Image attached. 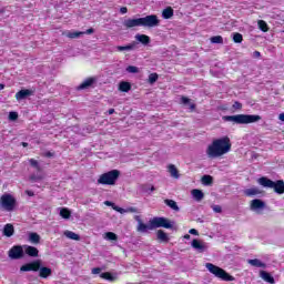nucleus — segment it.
Listing matches in <instances>:
<instances>
[{
  "label": "nucleus",
  "mask_w": 284,
  "mask_h": 284,
  "mask_svg": "<svg viewBox=\"0 0 284 284\" xmlns=\"http://www.w3.org/2000/svg\"><path fill=\"white\" fill-rule=\"evenodd\" d=\"M278 119H280V121H283V122H284V113H281V114L278 115Z\"/></svg>",
  "instance_id": "obj_59"
},
{
  "label": "nucleus",
  "mask_w": 284,
  "mask_h": 284,
  "mask_svg": "<svg viewBox=\"0 0 284 284\" xmlns=\"http://www.w3.org/2000/svg\"><path fill=\"white\" fill-rule=\"evenodd\" d=\"M223 121L236 123L237 125H247L250 123H256L261 121V115L252 114H236V115H224Z\"/></svg>",
  "instance_id": "obj_3"
},
{
  "label": "nucleus",
  "mask_w": 284,
  "mask_h": 284,
  "mask_svg": "<svg viewBox=\"0 0 284 284\" xmlns=\"http://www.w3.org/2000/svg\"><path fill=\"white\" fill-rule=\"evenodd\" d=\"M253 57H254V59H260L261 58V52L260 51H254Z\"/></svg>",
  "instance_id": "obj_55"
},
{
  "label": "nucleus",
  "mask_w": 284,
  "mask_h": 284,
  "mask_svg": "<svg viewBox=\"0 0 284 284\" xmlns=\"http://www.w3.org/2000/svg\"><path fill=\"white\" fill-rule=\"evenodd\" d=\"M184 239H185L186 241H190V239H191L190 234H185V235H184Z\"/></svg>",
  "instance_id": "obj_62"
},
{
  "label": "nucleus",
  "mask_w": 284,
  "mask_h": 284,
  "mask_svg": "<svg viewBox=\"0 0 284 284\" xmlns=\"http://www.w3.org/2000/svg\"><path fill=\"white\" fill-rule=\"evenodd\" d=\"M108 113L109 114H114V109H109Z\"/></svg>",
  "instance_id": "obj_63"
},
{
  "label": "nucleus",
  "mask_w": 284,
  "mask_h": 284,
  "mask_svg": "<svg viewBox=\"0 0 284 284\" xmlns=\"http://www.w3.org/2000/svg\"><path fill=\"white\" fill-rule=\"evenodd\" d=\"M211 43H223V37L214 36L211 38Z\"/></svg>",
  "instance_id": "obj_44"
},
{
  "label": "nucleus",
  "mask_w": 284,
  "mask_h": 284,
  "mask_svg": "<svg viewBox=\"0 0 284 284\" xmlns=\"http://www.w3.org/2000/svg\"><path fill=\"white\" fill-rule=\"evenodd\" d=\"M212 210L215 214H221V212H223V207H221V205H213Z\"/></svg>",
  "instance_id": "obj_48"
},
{
  "label": "nucleus",
  "mask_w": 284,
  "mask_h": 284,
  "mask_svg": "<svg viewBox=\"0 0 284 284\" xmlns=\"http://www.w3.org/2000/svg\"><path fill=\"white\" fill-rule=\"evenodd\" d=\"M135 39L140 42L143 43V45H148L150 43V38L145 34H138Z\"/></svg>",
  "instance_id": "obj_31"
},
{
  "label": "nucleus",
  "mask_w": 284,
  "mask_h": 284,
  "mask_svg": "<svg viewBox=\"0 0 284 284\" xmlns=\"http://www.w3.org/2000/svg\"><path fill=\"white\" fill-rule=\"evenodd\" d=\"M161 21L156 14L146 16L144 18L136 19H126L123 22L124 28H139V26H143L144 28H156Z\"/></svg>",
  "instance_id": "obj_2"
},
{
  "label": "nucleus",
  "mask_w": 284,
  "mask_h": 284,
  "mask_svg": "<svg viewBox=\"0 0 284 284\" xmlns=\"http://www.w3.org/2000/svg\"><path fill=\"white\" fill-rule=\"evenodd\" d=\"M233 110H243V104L239 101H235L232 105Z\"/></svg>",
  "instance_id": "obj_47"
},
{
  "label": "nucleus",
  "mask_w": 284,
  "mask_h": 284,
  "mask_svg": "<svg viewBox=\"0 0 284 284\" xmlns=\"http://www.w3.org/2000/svg\"><path fill=\"white\" fill-rule=\"evenodd\" d=\"M191 245L194 250H199L200 252H205V250H207V245H205V243L196 239L192 241Z\"/></svg>",
  "instance_id": "obj_16"
},
{
  "label": "nucleus",
  "mask_w": 284,
  "mask_h": 284,
  "mask_svg": "<svg viewBox=\"0 0 284 284\" xmlns=\"http://www.w3.org/2000/svg\"><path fill=\"white\" fill-rule=\"evenodd\" d=\"M234 43H243V34L235 32L233 33Z\"/></svg>",
  "instance_id": "obj_38"
},
{
  "label": "nucleus",
  "mask_w": 284,
  "mask_h": 284,
  "mask_svg": "<svg viewBox=\"0 0 284 284\" xmlns=\"http://www.w3.org/2000/svg\"><path fill=\"white\" fill-rule=\"evenodd\" d=\"M41 270V260H36L20 267V272H39Z\"/></svg>",
  "instance_id": "obj_10"
},
{
  "label": "nucleus",
  "mask_w": 284,
  "mask_h": 284,
  "mask_svg": "<svg viewBox=\"0 0 284 284\" xmlns=\"http://www.w3.org/2000/svg\"><path fill=\"white\" fill-rule=\"evenodd\" d=\"M60 216H62V219H70V216H72V213L68 209H61Z\"/></svg>",
  "instance_id": "obj_37"
},
{
  "label": "nucleus",
  "mask_w": 284,
  "mask_h": 284,
  "mask_svg": "<svg viewBox=\"0 0 284 284\" xmlns=\"http://www.w3.org/2000/svg\"><path fill=\"white\" fill-rule=\"evenodd\" d=\"M258 185H262V187H267L270 190H274L275 194H284V181L277 180L272 181L267 176H262L257 180Z\"/></svg>",
  "instance_id": "obj_5"
},
{
  "label": "nucleus",
  "mask_w": 284,
  "mask_h": 284,
  "mask_svg": "<svg viewBox=\"0 0 284 284\" xmlns=\"http://www.w3.org/2000/svg\"><path fill=\"white\" fill-rule=\"evenodd\" d=\"M95 81L97 79L94 78H88L84 82L78 85L77 90H88V88H92V85H94Z\"/></svg>",
  "instance_id": "obj_14"
},
{
  "label": "nucleus",
  "mask_w": 284,
  "mask_h": 284,
  "mask_svg": "<svg viewBox=\"0 0 284 284\" xmlns=\"http://www.w3.org/2000/svg\"><path fill=\"white\" fill-rule=\"evenodd\" d=\"M191 194L195 199V201H203V199L205 197V194L203 193V191L199 189L192 190Z\"/></svg>",
  "instance_id": "obj_24"
},
{
  "label": "nucleus",
  "mask_w": 284,
  "mask_h": 284,
  "mask_svg": "<svg viewBox=\"0 0 284 284\" xmlns=\"http://www.w3.org/2000/svg\"><path fill=\"white\" fill-rule=\"evenodd\" d=\"M189 234H193V236H199V231L196 229H191Z\"/></svg>",
  "instance_id": "obj_51"
},
{
  "label": "nucleus",
  "mask_w": 284,
  "mask_h": 284,
  "mask_svg": "<svg viewBox=\"0 0 284 284\" xmlns=\"http://www.w3.org/2000/svg\"><path fill=\"white\" fill-rule=\"evenodd\" d=\"M100 277L104 278V281H110L111 283L115 281V277L112 276V273H110V272L101 273Z\"/></svg>",
  "instance_id": "obj_35"
},
{
  "label": "nucleus",
  "mask_w": 284,
  "mask_h": 284,
  "mask_svg": "<svg viewBox=\"0 0 284 284\" xmlns=\"http://www.w3.org/2000/svg\"><path fill=\"white\" fill-rule=\"evenodd\" d=\"M165 205H168V207H171V210H174V212H179V204H176V201L174 200H170L166 199L164 200Z\"/></svg>",
  "instance_id": "obj_30"
},
{
  "label": "nucleus",
  "mask_w": 284,
  "mask_h": 284,
  "mask_svg": "<svg viewBox=\"0 0 284 284\" xmlns=\"http://www.w3.org/2000/svg\"><path fill=\"white\" fill-rule=\"evenodd\" d=\"M260 276H261V278H263V281H265L266 283H271V284L276 283V281L274 280V277L272 276V274H270L267 271H261V272H260Z\"/></svg>",
  "instance_id": "obj_18"
},
{
  "label": "nucleus",
  "mask_w": 284,
  "mask_h": 284,
  "mask_svg": "<svg viewBox=\"0 0 284 284\" xmlns=\"http://www.w3.org/2000/svg\"><path fill=\"white\" fill-rule=\"evenodd\" d=\"M151 227H153V230L159 227H164V230H172L174 224L168 217L155 216L151 219Z\"/></svg>",
  "instance_id": "obj_7"
},
{
  "label": "nucleus",
  "mask_w": 284,
  "mask_h": 284,
  "mask_svg": "<svg viewBox=\"0 0 284 284\" xmlns=\"http://www.w3.org/2000/svg\"><path fill=\"white\" fill-rule=\"evenodd\" d=\"M22 148H28V142H21Z\"/></svg>",
  "instance_id": "obj_61"
},
{
  "label": "nucleus",
  "mask_w": 284,
  "mask_h": 284,
  "mask_svg": "<svg viewBox=\"0 0 284 284\" xmlns=\"http://www.w3.org/2000/svg\"><path fill=\"white\" fill-rule=\"evenodd\" d=\"M3 88H6L4 84H0V90H3Z\"/></svg>",
  "instance_id": "obj_64"
},
{
  "label": "nucleus",
  "mask_w": 284,
  "mask_h": 284,
  "mask_svg": "<svg viewBox=\"0 0 284 284\" xmlns=\"http://www.w3.org/2000/svg\"><path fill=\"white\" fill-rule=\"evenodd\" d=\"M64 236H67V239H70L71 241H81V235L72 231H65Z\"/></svg>",
  "instance_id": "obj_29"
},
{
  "label": "nucleus",
  "mask_w": 284,
  "mask_h": 284,
  "mask_svg": "<svg viewBox=\"0 0 284 284\" xmlns=\"http://www.w3.org/2000/svg\"><path fill=\"white\" fill-rule=\"evenodd\" d=\"M105 239H108V241H118L119 236L114 232H106Z\"/></svg>",
  "instance_id": "obj_39"
},
{
  "label": "nucleus",
  "mask_w": 284,
  "mask_h": 284,
  "mask_svg": "<svg viewBox=\"0 0 284 284\" xmlns=\"http://www.w3.org/2000/svg\"><path fill=\"white\" fill-rule=\"evenodd\" d=\"M159 81V74L158 73H151L149 75V83L152 85Z\"/></svg>",
  "instance_id": "obj_40"
},
{
  "label": "nucleus",
  "mask_w": 284,
  "mask_h": 284,
  "mask_svg": "<svg viewBox=\"0 0 284 284\" xmlns=\"http://www.w3.org/2000/svg\"><path fill=\"white\" fill-rule=\"evenodd\" d=\"M23 247L27 256H31L32 258H37L39 256V248L30 245H23Z\"/></svg>",
  "instance_id": "obj_12"
},
{
  "label": "nucleus",
  "mask_w": 284,
  "mask_h": 284,
  "mask_svg": "<svg viewBox=\"0 0 284 284\" xmlns=\"http://www.w3.org/2000/svg\"><path fill=\"white\" fill-rule=\"evenodd\" d=\"M82 34H85L84 32H81V31H74V32H69L67 34V37L69 39H79V37H81Z\"/></svg>",
  "instance_id": "obj_36"
},
{
  "label": "nucleus",
  "mask_w": 284,
  "mask_h": 284,
  "mask_svg": "<svg viewBox=\"0 0 284 284\" xmlns=\"http://www.w3.org/2000/svg\"><path fill=\"white\" fill-rule=\"evenodd\" d=\"M85 34H94V29L90 28L85 31Z\"/></svg>",
  "instance_id": "obj_57"
},
{
  "label": "nucleus",
  "mask_w": 284,
  "mask_h": 284,
  "mask_svg": "<svg viewBox=\"0 0 284 284\" xmlns=\"http://www.w3.org/2000/svg\"><path fill=\"white\" fill-rule=\"evenodd\" d=\"M91 273L92 274H101V267H93Z\"/></svg>",
  "instance_id": "obj_52"
},
{
  "label": "nucleus",
  "mask_w": 284,
  "mask_h": 284,
  "mask_svg": "<svg viewBox=\"0 0 284 284\" xmlns=\"http://www.w3.org/2000/svg\"><path fill=\"white\" fill-rule=\"evenodd\" d=\"M181 102H182L184 105H187V103H190V98L182 97V98H181Z\"/></svg>",
  "instance_id": "obj_50"
},
{
  "label": "nucleus",
  "mask_w": 284,
  "mask_h": 284,
  "mask_svg": "<svg viewBox=\"0 0 284 284\" xmlns=\"http://www.w3.org/2000/svg\"><path fill=\"white\" fill-rule=\"evenodd\" d=\"M29 243H32L33 245H39V243H41V235L36 232L29 233Z\"/></svg>",
  "instance_id": "obj_19"
},
{
  "label": "nucleus",
  "mask_w": 284,
  "mask_h": 284,
  "mask_svg": "<svg viewBox=\"0 0 284 284\" xmlns=\"http://www.w3.org/2000/svg\"><path fill=\"white\" fill-rule=\"evenodd\" d=\"M265 207V202L262 200L255 199L251 201V210H263Z\"/></svg>",
  "instance_id": "obj_20"
},
{
  "label": "nucleus",
  "mask_w": 284,
  "mask_h": 284,
  "mask_svg": "<svg viewBox=\"0 0 284 284\" xmlns=\"http://www.w3.org/2000/svg\"><path fill=\"white\" fill-rule=\"evenodd\" d=\"M136 48V42H132L130 44H126V45H118L116 47V50L119 52H123V51H130V50H134Z\"/></svg>",
  "instance_id": "obj_27"
},
{
  "label": "nucleus",
  "mask_w": 284,
  "mask_h": 284,
  "mask_svg": "<svg viewBox=\"0 0 284 284\" xmlns=\"http://www.w3.org/2000/svg\"><path fill=\"white\" fill-rule=\"evenodd\" d=\"M128 213L136 214V213H139V209H136L134 206H129V207L124 209V214H128Z\"/></svg>",
  "instance_id": "obj_42"
},
{
  "label": "nucleus",
  "mask_w": 284,
  "mask_h": 284,
  "mask_svg": "<svg viewBox=\"0 0 284 284\" xmlns=\"http://www.w3.org/2000/svg\"><path fill=\"white\" fill-rule=\"evenodd\" d=\"M39 276L40 278H49V276H52V268L48 266H40L39 268Z\"/></svg>",
  "instance_id": "obj_17"
},
{
  "label": "nucleus",
  "mask_w": 284,
  "mask_h": 284,
  "mask_svg": "<svg viewBox=\"0 0 284 284\" xmlns=\"http://www.w3.org/2000/svg\"><path fill=\"white\" fill-rule=\"evenodd\" d=\"M134 220L138 222L136 231L141 232L142 234H145V232H148V230H154V227H152L151 220L149 221V225L143 223V220H141L140 215H135Z\"/></svg>",
  "instance_id": "obj_11"
},
{
  "label": "nucleus",
  "mask_w": 284,
  "mask_h": 284,
  "mask_svg": "<svg viewBox=\"0 0 284 284\" xmlns=\"http://www.w3.org/2000/svg\"><path fill=\"white\" fill-rule=\"evenodd\" d=\"M120 92H130L132 90V84L130 82L122 81L119 83Z\"/></svg>",
  "instance_id": "obj_28"
},
{
  "label": "nucleus",
  "mask_w": 284,
  "mask_h": 284,
  "mask_svg": "<svg viewBox=\"0 0 284 284\" xmlns=\"http://www.w3.org/2000/svg\"><path fill=\"white\" fill-rule=\"evenodd\" d=\"M104 204L112 206L114 209V203L110 202V201H105Z\"/></svg>",
  "instance_id": "obj_58"
},
{
  "label": "nucleus",
  "mask_w": 284,
  "mask_h": 284,
  "mask_svg": "<svg viewBox=\"0 0 284 284\" xmlns=\"http://www.w3.org/2000/svg\"><path fill=\"white\" fill-rule=\"evenodd\" d=\"M140 190L144 194H150L151 192H154L156 190V187H154V185H152V184L144 183V184L140 185Z\"/></svg>",
  "instance_id": "obj_22"
},
{
  "label": "nucleus",
  "mask_w": 284,
  "mask_h": 284,
  "mask_svg": "<svg viewBox=\"0 0 284 284\" xmlns=\"http://www.w3.org/2000/svg\"><path fill=\"white\" fill-rule=\"evenodd\" d=\"M257 26H258V28L262 32H268L270 31V27H267V22H265L264 20H258Z\"/></svg>",
  "instance_id": "obj_32"
},
{
  "label": "nucleus",
  "mask_w": 284,
  "mask_h": 284,
  "mask_svg": "<svg viewBox=\"0 0 284 284\" xmlns=\"http://www.w3.org/2000/svg\"><path fill=\"white\" fill-rule=\"evenodd\" d=\"M205 267L211 274H213V276H215V278H219L220 281H225V282L236 281V277L232 276L221 266L214 265L212 263H206Z\"/></svg>",
  "instance_id": "obj_4"
},
{
  "label": "nucleus",
  "mask_w": 284,
  "mask_h": 284,
  "mask_svg": "<svg viewBox=\"0 0 284 284\" xmlns=\"http://www.w3.org/2000/svg\"><path fill=\"white\" fill-rule=\"evenodd\" d=\"M10 121H17L19 119V113L12 111L9 113Z\"/></svg>",
  "instance_id": "obj_46"
},
{
  "label": "nucleus",
  "mask_w": 284,
  "mask_h": 284,
  "mask_svg": "<svg viewBox=\"0 0 284 284\" xmlns=\"http://www.w3.org/2000/svg\"><path fill=\"white\" fill-rule=\"evenodd\" d=\"M156 239L160 243H170V236L163 230L156 231Z\"/></svg>",
  "instance_id": "obj_15"
},
{
  "label": "nucleus",
  "mask_w": 284,
  "mask_h": 284,
  "mask_svg": "<svg viewBox=\"0 0 284 284\" xmlns=\"http://www.w3.org/2000/svg\"><path fill=\"white\" fill-rule=\"evenodd\" d=\"M202 183L203 185H212V183H214V178H212V175H203Z\"/></svg>",
  "instance_id": "obj_34"
},
{
  "label": "nucleus",
  "mask_w": 284,
  "mask_h": 284,
  "mask_svg": "<svg viewBox=\"0 0 284 284\" xmlns=\"http://www.w3.org/2000/svg\"><path fill=\"white\" fill-rule=\"evenodd\" d=\"M0 205L7 212H12L14 207H17V199H14V196L11 194H3L0 197Z\"/></svg>",
  "instance_id": "obj_8"
},
{
  "label": "nucleus",
  "mask_w": 284,
  "mask_h": 284,
  "mask_svg": "<svg viewBox=\"0 0 284 284\" xmlns=\"http://www.w3.org/2000/svg\"><path fill=\"white\" fill-rule=\"evenodd\" d=\"M30 181H43V175H37V174H31L30 175Z\"/></svg>",
  "instance_id": "obj_45"
},
{
  "label": "nucleus",
  "mask_w": 284,
  "mask_h": 284,
  "mask_svg": "<svg viewBox=\"0 0 284 284\" xmlns=\"http://www.w3.org/2000/svg\"><path fill=\"white\" fill-rule=\"evenodd\" d=\"M190 108H191V110H196V104L193 103L190 105Z\"/></svg>",
  "instance_id": "obj_60"
},
{
  "label": "nucleus",
  "mask_w": 284,
  "mask_h": 284,
  "mask_svg": "<svg viewBox=\"0 0 284 284\" xmlns=\"http://www.w3.org/2000/svg\"><path fill=\"white\" fill-rule=\"evenodd\" d=\"M168 172L171 174L172 179H179L181 174H179V169H176V165L169 164Z\"/></svg>",
  "instance_id": "obj_21"
},
{
  "label": "nucleus",
  "mask_w": 284,
  "mask_h": 284,
  "mask_svg": "<svg viewBox=\"0 0 284 284\" xmlns=\"http://www.w3.org/2000/svg\"><path fill=\"white\" fill-rule=\"evenodd\" d=\"M126 72H129L130 74H136V73H139V68L134 67V65H129L126 68Z\"/></svg>",
  "instance_id": "obj_43"
},
{
  "label": "nucleus",
  "mask_w": 284,
  "mask_h": 284,
  "mask_svg": "<svg viewBox=\"0 0 284 284\" xmlns=\"http://www.w3.org/2000/svg\"><path fill=\"white\" fill-rule=\"evenodd\" d=\"M3 235L10 239V236L14 235V225L6 224L3 229Z\"/></svg>",
  "instance_id": "obj_23"
},
{
  "label": "nucleus",
  "mask_w": 284,
  "mask_h": 284,
  "mask_svg": "<svg viewBox=\"0 0 284 284\" xmlns=\"http://www.w3.org/2000/svg\"><path fill=\"white\" fill-rule=\"evenodd\" d=\"M9 258L12 261H19L26 256L23 245H13L8 252Z\"/></svg>",
  "instance_id": "obj_9"
},
{
  "label": "nucleus",
  "mask_w": 284,
  "mask_h": 284,
  "mask_svg": "<svg viewBox=\"0 0 284 284\" xmlns=\"http://www.w3.org/2000/svg\"><path fill=\"white\" fill-rule=\"evenodd\" d=\"M163 19H172L174 17V9L168 7L162 11Z\"/></svg>",
  "instance_id": "obj_26"
},
{
  "label": "nucleus",
  "mask_w": 284,
  "mask_h": 284,
  "mask_svg": "<svg viewBox=\"0 0 284 284\" xmlns=\"http://www.w3.org/2000/svg\"><path fill=\"white\" fill-rule=\"evenodd\" d=\"M113 210H114L115 212H119L120 214H125V209L120 207V206H118V205H113Z\"/></svg>",
  "instance_id": "obj_49"
},
{
  "label": "nucleus",
  "mask_w": 284,
  "mask_h": 284,
  "mask_svg": "<svg viewBox=\"0 0 284 284\" xmlns=\"http://www.w3.org/2000/svg\"><path fill=\"white\" fill-rule=\"evenodd\" d=\"M121 176V171L114 169L99 176V185H116V181Z\"/></svg>",
  "instance_id": "obj_6"
},
{
  "label": "nucleus",
  "mask_w": 284,
  "mask_h": 284,
  "mask_svg": "<svg viewBox=\"0 0 284 284\" xmlns=\"http://www.w3.org/2000/svg\"><path fill=\"white\" fill-rule=\"evenodd\" d=\"M256 194H260L258 189H247L245 191L246 196H256Z\"/></svg>",
  "instance_id": "obj_41"
},
{
  "label": "nucleus",
  "mask_w": 284,
  "mask_h": 284,
  "mask_svg": "<svg viewBox=\"0 0 284 284\" xmlns=\"http://www.w3.org/2000/svg\"><path fill=\"white\" fill-rule=\"evenodd\" d=\"M121 14H128V7L120 8Z\"/></svg>",
  "instance_id": "obj_54"
},
{
  "label": "nucleus",
  "mask_w": 284,
  "mask_h": 284,
  "mask_svg": "<svg viewBox=\"0 0 284 284\" xmlns=\"http://www.w3.org/2000/svg\"><path fill=\"white\" fill-rule=\"evenodd\" d=\"M247 263L253 267H263V268L267 267V265L258 258L248 260Z\"/></svg>",
  "instance_id": "obj_25"
},
{
  "label": "nucleus",
  "mask_w": 284,
  "mask_h": 284,
  "mask_svg": "<svg viewBox=\"0 0 284 284\" xmlns=\"http://www.w3.org/2000/svg\"><path fill=\"white\" fill-rule=\"evenodd\" d=\"M26 195H27V196H34V192H33V191H30V190H27V191H26Z\"/></svg>",
  "instance_id": "obj_56"
},
{
  "label": "nucleus",
  "mask_w": 284,
  "mask_h": 284,
  "mask_svg": "<svg viewBox=\"0 0 284 284\" xmlns=\"http://www.w3.org/2000/svg\"><path fill=\"white\" fill-rule=\"evenodd\" d=\"M29 163H30L31 168H34V170H37V172H42L43 169H41L39 161H37L34 159H30Z\"/></svg>",
  "instance_id": "obj_33"
},
{
  "label": "nucleus",
  "mask_w": 284,
  "mask_h": 284,
  "mask_svg": "<svg viewBox=\"0 0 284 284\" xmlns=\"http://www.w3.org/2000/svg\"><path fill=\"white\" fill-rule=\"evenodd\" d=\"M44 156H45L47 159H52V156H54V153L48 151V152L44 153Z\"/></svg>",
  "instance_id": "obj_53"
},
{
  "label": "nucleus",
  "mask_w": 284,
  "mask_h": 284,
  "mask_svg": "<svg viewBox=\"0 0 284 284\" xmlns=\"http://www.w3.org/2000/svg\"><path fill=\"white\" fill-rule=\"evenodd\" d=\"M232 150V141L230 136L225 135L212 141L211 144L206 148V155L209 159H219L227 154Z\"/></svg>",
  "instance_id": "obj_1"
},
{
  "label": "nucleus",
  "mask_w": 284,
  "mask_h": 284,
  "mask_svg": "<svg viewBox=\"0 0 284 284\" xmlns=\"http://www.w3.org/2000/svg\"><path fill=\"white\" fill-rule=\"evenodd\" d=\"M28 97H32L30 89H22L16 93L17 101H23V99H28Z\"/></svg>",
  "instance_id": "obj_13"
}]
</instances>
